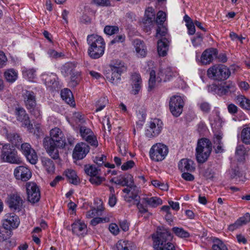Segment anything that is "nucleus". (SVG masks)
Masks as SVG:
<instances>
[{"label": "nucleus", "mask_w": 250, "mask_h": 250, "mask_svg": "<svg viewBox=\"0 0 250 250\" xmlns=\"http://www.w3.org/2000/svg\"><path fill=\"white\" fill-rule=\"evenodd\" d=\"M152 237L155 250H175L174 244L171 242V233L168 229H159Z\"/></svg>", "instance_id": "f257e3e1"}, {"label": "nucleus", "mask_w": 250, "mask_h": 250, "mask_svg": "<svg viewBox=\"0 0 250 250\" xmlns=\"http://www.w3.org/2000/svg\"><path fill=\"white\" fill-rule=\"evenodd\" d=\"M87 42L89 45L87 53L91 58L97 59L104 55L105 43L101 36L94 34L88 35Z\"/></svg>", "instance_id": "f03ea898"}, {"label": "nucleus", "mask_w": 250, "mask_h": 250, "mask_svg": "<svg viewBox=\"0 0 250 250\" xmlns=\"http://www.w3.org/2000/svg\"><path fill=\"white\" fill-rule=\"evenodd\" d=\"M62 75L66 77L70 76L69 84L71 86L75 87L81 80V73L78 70L77 63L68 62L63 64L61 68Z\"/></svg>", "instance_id": "7ed1b4c3"}, {"label": "nucleus", "mask_w": 250, "mask_h": 250, "mask_svg": "<svg viewBox=\"0 0 250 250\" xmlns=\"http://www.w3.org/2000/svg\"><path fill=\"white\" fill-rule=\"evenodd\" d=\"M212 150V144L208 139H200L196 148V157L199 163L205 162L209 156Z\"/></svg>", "instance_id": "20e7f679"}, {"label": "nucleus", "mask_w": 250, "mask_h": 250, "mask_svg": "<svg viewBox=\"0 0 250 250\" xmlns=\"http://www.w3.org/2000/svg\"><path fill=\"white\" fill-rule=\"evenodd\" d=\"M110 72L107 73V80L114 85H117L121 81V76L123 72L126 71L124 63L121 61H116L109 65Z\"/></svg>", "instance_id": "39448f33"}, {"label": "nucleus", "mask_w": 250, "mask_h": 250, "mask_svg": "<svg viewBox=\"0 0 250 250\" xmlns=\"http://www.w3.org/2000/svg\"><path fill=\"white\" fill-rule=\"evenodd\" d=\"M173 75L171 68L167 67L164 70H161L156 77L155 71L153 70L150 71L148 81V90H151L155 86L156 83H160L162 81L166 82L169 80Z\"/></svg>", "instance_id": "423d86ee"}, {"label": "nucleus", "mask_w": 250, "mask_h": 250, "mask_svg": "<svg viewBox=\"0 0 250 250\" xmlns=\"http://www.w3.org/2000/svg\"><path fill=\"white\" fill-rule=\"evenodd\" d=\"M207 75L211 79L223 81L229 77L230 72L225 65H214L208 70Z\"/></svg>", "instance_id": "0eeeda50"}, {"label": "nucleus", "mask_w": 250, "mask_h": 250, "mask_svg": "<svg viewBox=\"0 0 250 250\" xmlns=\"http://www.w3.org/2000/svg\"><path fill=\"white\" fill-rule=\"evenodd\" d=\"M1 159L3 161L11 164H20L21 163L17 151L10 144L4 145L1 149Z\"/></svg>", "instance_id": "6e6552de"}, {"label": "nucleus", "mask_w": 250, "mask_h": 250, "mask_svg": "<svg viewBox=\"0 0 250 250\" xmlns=\"http://www.w3.org/2000/svg\"><path fill=\"white\" fill-rule=\"evenodd\" d=\"M168 153V147L162 143H156L150 148L149 152L150 158L154 162L164 160Z\"/></svg>", "instance_id": "1a4fd4ad"}, {"label": "nucleus", "mask_w": 250, "mask_h": 250, "mask_svg": "<svg viewBox=\"0 0 250 250\" xmlns=\"http://www.w3.org/2000/svg\"><path fill=\"white\" fill-rule=\"evenodd\" d=\"M85 173L90 176L89 182L93 185L98 186L105 180L104 177L101 176V169L94 165H86L84 166Z\"/></svg>", "instance_id": "9d476101"}, {"label": "nucleus", "mask_w": 250, "mask_h": 250, "mask_svg": "<svg viewBox=\"0 0 250 250\" xmlns=\"http://www.w3.org/2000/svg\"><path fill=\"white\" fill-rule=\"evenodd\" d=\"M43 145L48 154L53 159H57L59 158L58 148L64 146L61 144H58L49 137L44 138Z\"/></svg>", "instance_id": "9b49d317"}, {"label": "nucleus", "mask_w": 250, "mask_h": 250, "mask_svg": "<svg viewBox=\"0 0 250 250\" xmlns=\"http://www.w3.org/2000/svg\"><path fill=\"white\" fill-rule=\"evenodd\" d=\"M184 104V100L180 96L174 95L170 98L169 103V109L174 116L178 117L181 114Z\"/></svg>", "instance_id": "f8f14e48"}, {"label": "nucleus", "mask_w": 250, "mask_h": 250, "mask_svg": "<svg viewBox=\"0 0 250 250\" xmlns=\"http://www.w3.org/2000/svg\"><path fill=\"white\" fill-rule=\"evenodd\" d=\"M80 133L83 140L94 147L98 146V142L97 137L90 128L85 126H81L80 127Z\"/></svg>", "instance_id": "ddd939ff"}, {"label": "nucleus", "mask_w": 250, "mask_h": 250, "mask_svg": "<svg viewBox=\"0 0 250 250\" xmlns=\"http://www.w3.org/2000/svg\"><path fill=\"white\" fill-rule=\"evenodd\" d=\"M26 189L27 199L32 203L38 202L40 199L41 195L39 188L36 183L29 182L26 184Z\"/></svg>", "instance_id": "4468645a"}, {"label": "nucleus", "mask_w": 250, "mask_h": 250, "mask_svg": "<svg viewBox=\"0 0 250 250\" xmlns=\"http://www.w3.org/2000/svg\"><path fill=\"white\" fill-rule=\"evenodd\" d=\"M15 115L17 120L22 123V126L26 127L30 132L33 131V125L31 124L28 115L23 108H16Z\"/></svg>", "instance_id": "2eb2a0df"}, {"label": "nucleus", "mask_w": 250, "mask_h": 250, "mask_svg": "<svg viewBox=\"0 0 250 250\" xmlns=\"http://www.w3.org/2000/svg\"><path fill=\"white\" fill-rule=\"evenodd\" d=\"M163 128V123L158 119H154L149 123V126L146 130V135L148 138L157 136Z\"/></svg>", "instance_id": "dca6fc26"}, {"label": "nucleus", "mask_w": 250, "mask_h": 250, "mask_svg": "<svg viewBox=\"0 0 250 250\" xmlns=\"http://www.w3.org/2000/svg\"><path fill=\"white\" fill-rule=\"evenodd\" d=\"M209 90L214 92L219 96H223L228 94L229 92H234L235 91V85L234 83L229 82L224 85H217L212 84L209 86Z\"/></svg>", "instance_id": "f3484780"}, {"label": "nucleus", "mask_w": 250, "mask_h": 250, "mask_svg": "<svg viewBox=\"0 0 250 250\" xmlns=\"http://www.w3.org/2000/svg\"><path fill=\"white\" fill-rule=\"evenodd\" d=\"M21 148L28 162L32 164H36L38 161V156L35 150L32 148L29 144L27 143L22 144Z\"/></svg>", "instance_id": "a211bd4d"}, {"label": "nucleus", "mask_w": 250, "mask_h": 250, "mask_svg": "<svg viewBox=\"0 0 250 250\" xmlns=\"http://www.w3.org/2000/svg\"><path fill=\"white\" fill-rule=\"evenodd\" d=\"M89 146L85 143H78L73 150L72 156L75 160H81L84 158L89 152Z\"/></svg>", "instance_id": "6ab92c4d"}, {"label": "nucleus", "mask_w": 250, "mask_h": 250, "mask_svg": "<svg viewBox=\"0 0 250 250\" xmlns=\"http://www.w3.org/2000/svg\"><path fill=\"white\" fill-rule=\"evenodd\" d=\"M20 224V220L17 215L13 213H7L5 215L3 221V226L4 229L9 230L17 228Z\"/></svg>", "instance_id": "aec40b11"}, {"label": "nucleus", "mask_w": 250, "mask_h": 250, "mask_svg": "<svg viewBox=\"0 0 250 250\" xmlns=\"http://www.w3.org/2000/svg\"><path fill=\"white\" fill-rule=\"evenodd\" d=\"M8 205L11 209L14 211H20L23 206V200L18 194H12L9 196Z\"/></svg>", "instance_id": "412c9836"}, {"label": "nucleus", "mask_w": 250, "mask_h": 250, "mask_svg": "<svg viewBox=\"0 0 250 250\" xmlns=\"http://www.w3.org/2000/svg\"><path fill=\"white\" fill-rule=\"evenodd\" d=\"M14 174L17 179L22 181H28L32 176L30 170L24 166L17 167L14 170Z\"/></svg>", "instance_id": "4be33fe9"}, {"label": "nucleus", "mask_w": 250, "mask_h": 250, "mask_svg": "<svg viewBox=\"0 0 250 250\" xmlns=\"http://www.w3.org/2000/svg\"><path fill=\"white\" fill-rule=\"evenodd\" d=\"M217 50L213 48H210L205 50L201 57V62L203 64H208L212 62L214 59L217 57Z\"/></svg>", "instance_id": "5701e85b"}, {"label": "nucleus", "mask_w": 250, "mask_h": 250, "mask_svg": "<svg viewBox=\"0 0 250 250\" xmlns=\"http://www.w3.org/2000/svg\"><path fill=\"white\" fill-rule=\"evenodd\" d=\"M72 233L78 236H83L87 232V226L80 220L75 221L72 225Z\"/></svg>", "instance_id": "b1692460"}, {"label": "nucleus", "mask_w": 250, "mask_h": 250, "mask_svg": "<svg viewBox=\"0 0 250 250\" xmlns=\"http://www.w3.org/2000/svg\"><path fill=\"white\" fill-rule=\"evenodd\" d=\"M23 101L26 108H31L36 105V94L32 91L25 90L22 94Z\"/></svg>", "instance_id": "393cba45"}, {"label": "nucleus", "mask_w": 250, "mask_h": 250, "mask_svg": "<svg viewBox=\"0 0 250 250\" xmlns=\"http://www.w3.org/2000/svg\"><path fill=\"white\" fill-rule=\"evenodd\" d=\"M50 137L53 141L57 142L58 144H61L62 145L65 146L66 143L64 138L61 129L58 127H55L50 130Z\"/></svg>", "instance_id": "a878e982"}, {"label": "nucleus", "mask_w": 250, "mask_h": 250, "mask_svg": "<svg viewBox=\"0 0 250 250\" xmlns=\"http://www.w3.org/2000/svg\"><path fill=\"white\" fill-rule=\"evenodd\" d=\"M178 167L182 172L185 171L192 172L195 169L194 162L189 159H182L178 164Z\"/></svg>", "instance_id": "bb28decb"}, {"label": "nucleus", "mask_w": 250, "mask_h": 250, "mask_svg": "<svg viewBox=\"0 0 250 250\" xmlns=\"http://www.w3.org/2000/svg\"><path fill=\"white\" fill-rule=\"evenodd\" d=\"M169 41L167 38H163L157 42V51L159 55L164 57L167 54Z\"/></svg>", "instance_id": "cd10ccee"}, {"label": "nucleus", "mask_w": 250, "mask_h": 250, "mask_svg": "<svg viewBox=\"0 0 250 250\" xmlns=\"http://www.w3.org/2000/svg\"><path fill=\"white\" fill-rule=\"evenodd\" d=\"M42 79L45 84L51 89H55L58 86V82L57 81V77L55 74L51 73L50 75L43 74Z\"/></svg>", "instance_id": "c85d7f7f"}, {"label": "nucleus", "mask_w": 250, "mask_h": 250, "mask_svg": "<svg viewBox=\"0 0 250 250\" xmlns=\"http://www.w3.org/2000/svg\"><path fill=\"white\" fill-rule=\"evenodd\" d=\"M103 210V207H99L97 208H93L87 212V215L91 217H94L91 221V224L93 226H96L103 221V219L100 217H95L97 216H101Z\"/></svg>", "instance_id": "c756f323"}, {"label": "nucleus", "mask_w": 250, "mask_h": 250, "mask_svg": "<svg viewBox=\"0 0 250 250\" xmlns=\"http://www.w3.org/2000/svg\"><path fill=\"white\" fill-rule=\"evenodd\" d=\"M142 80L140 75L135 73L131 76L132 92L134 94H137L141 88Z\"/></svg>", "instance_id": "7c9ffc66"}, {"label": "nucleus", "mask_w": 250, "mask_h": 250, "mask_svg": "<svg viewBox=\"0 0 250 250\" xmlns=\"http://www.w3.org/2000/svg\"><path fill=\"white\" fill-rule=\"evenodd\" d=\"M250 221V214L247 213L243 216L239 218L234 224L229 225V229L230 231H233L240 226L246 225Z\"/></svg>", "instance_id": "2f4dec72"}, {"label": "nucleus", "mask_w": 250, "mask_h": 250, "mask_svg": "<svg viewBox=\"0 0 250 250\" xmlns=\"http://www.w3.org/2000/svg\"><path fill=\"white\" fill-rule=\"evenodd\" d=\"M133 183V177L129 174L121 175L117 177L115 181V184L122 186H128V184L131 185Z\"/></svg>", "instance_id": "473e14b6"}, {"label": "nucleus", "mask_w": 250, "mask_h": 250, "mask_svg": "<svg viewBox=\"0 0 250 250\" xmlns=\"http://www.w3.org/2000/svg\"><path fill=\"white\" fill-rule=\"evenodd\" d=\"M155 14L154 9L152 7H148L146 11L145 17L143 20V22L145 25L148 26L152 25L154 21Z\"/></svg>", "instance_id": "72a5a7b5"}, {"label": "nucleus", "mask_w": 250, "mask_h": 250, "mask_svg": "<svg viewBox=\"0 0 250 250\" xmlns=\"http://www.w3.org/2000/svg\"><path fill=\"white\" fill-rule=\"evenodd\" d=\"M61 95L62 99L71 106L75 105L73 94L70 90L64 88L61 91Z\"/></svg>", "instance_id": "f704fd0d"}, {"label": "nucleus", "mask_w": 250, "mask_h": 250, "mask_svg": "<svg viewBox=\"0 0 250 250\" xmlns=\"http://www.w3.org/2000/svg\"><path fill=\"white\" fill-rule=\"evenodd\" d=\"M135 50L138 57H145L146 54V47L144 43L140 40L134 41Z\"/></svg>", "instance_id": "c9c22d12"}, {"label": "nucleus", "mask_w": 250, "mask_h": 250, "mask_svg": "<svg viewBox=\"0 0 250 250\" xmlns=\"http://www.w3.org/2000/svg\"><path fill=\"white\" fill-rule=\"evenodd\" d=\"M235 101L242 108L246 110H250V100L247 99L242 95L237 96L235 98Z\"/></svg>", "instance_id": "e433bc0d"}, {"label": "nucleus", "mask_w": 250, "mask_h": 250, "mask_svg": "<svg viewBox=\"0 0 250 250\" xmlns=\"http://www.w3.org/2000/svg\"><path fill=\"white\" fill-rule=\"evenodd\" d=\"M66 177L69 180V182L75 185L80 183V180L77 176L75 170L71 169H68L65 171Z\"/></svg>", "instance_id": "4c0bfd02"}, {"label": "nucleus", "mask_w": 250, "mask_h": 250, "mask_svg": "<svg viewBox=\"0 0 250 250\" xmlns=\"http://www.w3.org/2000/svg\"><path fill=\"white\" fill-rule=\"evenodd\" d=\"M18 72L13 68L6 70L4 72V77L9 83H14L18 78Z\"/></svg>", "instance_id": "58836bf2"}, {"label": "nucleus", "mask_w": 250, "mask_h": 250, "mask_svg": "<svg viewBox=\"0 0 250 250\" xmlns=\"http://www.w3.org/2000/svg\"><path fill=\"white\" fill-rule=\"evenodd\" d=\"M117 145H118L120 152L122 155H125L126 153V143L122 137L121 134H119L116 138Z\"/></svg>", "instance_id": "ea45409f"}, {"label": "nucleus", "mask_w": 250, "mask_h": 250, "mask_svg": "<svg viewBox=\"0 0 250 250\" xmlns=\"http://www.w3.org/2000/svg\"><path fill=\"white\" fill-rule=\"evenodd\" d=\"M248 150L243 145H238L235 150V155L239 161H243L245 159V156L247 154Z\"/></svg>", "instance_id": "a19ab883"}, {"label": "nucleus", "mask_w": 250, "mask_h": 250, "mask_svg": "<svg viewBox=\"0 0 250 250\" xmlns=\"http://www.w3.org/2000/svg\"><path fill=\"white\" fill-rule=\"evenodd\" d=\"M43 166L48 173H53L55 171V165L53 162L48 158H43L42 160Z\"/></svg>", "instance_id": "79ce46f5"}, {"label": "nucleus", "mask_w": 250, "mask_h": 250, "mask_svg": "<svg viewBox=\"0 0 250 250\" xmlns=\"http://www.w3.org/2000/svg\"><path fill=\"white\" fill-rule=\"evenodd\" d=\"M130 185V189H131L130 192L131 193L132 195L131 196H127L125 195V200L127 202H130L131 201V199L134 200V201H137L138 199L139 198V197L138 196V192H139V188L136 186H134L133 185Z\"/></svg>", "instance_id": "37998d69"}, {"label": "nucleus", "mask_w": 250, "mask_h": 250, "mask_svg": "<svg viewBox=\"0 0 250 250\" xmlns=\"http://www.w3.org/2000/svg\"><path fill=\"white\" fill-rule=\"evenodd\" d=\"M172 230L173 233L178 237L187 238L190 236L189 233L182 228L173 227Z\"/></svg>", "instance_id": "c03bdc74"}, {"label": "nucleus", "mask_w": 250, "mask_h": 250, "mask_svg": "<svg viewBox=\"0 0 250 250\" xmlns=\"http://www.w3.org/2000/svg\"><path fill=\"white\" fill-rule=\"evenodd\" d=\"M144 201L147 203V205L153 208H156L163 203L162 200L157 197L144 198Z\"/></svg>", "instance_id": "a18cd8bd"}, {"label": "nucleus", "mask_w": 250, "mask_h": 250, "mask_svg": "<svg viewBox=\"0 0 250 250\" xmlns=\"http://www.w3.org/2000/svg\"><path fill=\"white\" fill-rule=\"evenodd\" d=\"M134 202V204L136 205L140 213L143 214L148 212V209L146 206L147 203L144 201V198L142 199L141 201H139V199H138L137 201Z\"/></svg>", "instance_id": "49530a36"}, {"label": "nucleus", "mask_w": 250, "mask_h": 250, "mask_svg": "<svg viewBox=\"0 0 250 250\" xmlns=\"http://www.w3.org/2000/svg\"><path fill=\"white\" fill-rule=\"evenodd\" d=\"M213 243L212 250H228L226 246L218 238H214Z\"/></svg>", "instance_id": "de8ad7c7"}, {"label": "nucleus", "mask_w": 250, "mask_h": 250, "mask_svg": "<svg viewBox=\"0 0 250 250\" xmlns=\"http://www.w3.org/2000/svg\"><path fill=\"white\" fill-rule=\"evenodd\" d=\"M241 139L244 143L250 144V127H246L242 130Z\"/></svg>", "instance_id": "09e8293b"}, {"label": "nucleus", "mask_w": 250, "mask_h": 250, "mask_svg": "<svg viewBox=\"0 0 250 250\" xmlns=\"http://www.w3.org/2000/svg\"><path fill=\"white\" fill-rule=\"evenodd\" d=\"M107 103V99L106 98H100L96 104V109L95 112H97L102 110L105 107Z\"/></svg>", "instance_id": "8fccbe9b"}, {"label": "nucleus", "mask_w": 250, "mask_h": 250, "mask_svg": "<svg viewBox=\"0 0 250 250\" xmlns=\"http://www.w3.org/2000/svg\"><path fill=\"white\" fill-rule=\"evenodd\" d=\"M119 31V27L117 26L106 25L104 28V33L109 35H112L118 33Z\"/></svg>", "instance_id": "3c124183"}, {"label": "nucleus", "mask_w": 250, "mask_h": 250, "mask_svg": "<svg viewBox=\"0 0 250 250\" xmlns=\"http://www.w3.org/2000/svg\"><path fill=\"white\" fill-rule=\"evenodd\" d=\"M166 20V14L162 11H159L157 14L156 22L158 24L163 25Z\"/></svg>", "instance_id": "603ef678"}, {"label": "nucleus", "mask_w": 250, "mask_h": 250, "mask_svg": "<svg viewBox=\"0 0 250 250\" xmlns=\"http://www.w3.org/2000/svg\"><path fill=\"white\" fill-rule=\"evenodd\" d=\"M10 140L14 146H17L22 142L21 138L18 134H13L10 135Z\"/></svg>", "instance_id": "864d4df0"}, {"label": "nucleus", "mask_w": 250, "mask_h": 250, "mask_svg": "<svg viewBox=\"0 0 250 250\" xmlns=\"http://www.w3.org/2000/svg\"><path fill=\"white\" fill-rule=\"evenodd\" d=\"M47 54L50 57L55 59L62 58L64 56V54L62 52H59L53 49H49Z\"/></svg>", "instance_id": "5fc2aeb1"}, {"label": "nucleus", "mask_w": 250, "mask_h": 250, "mask_svg": "<svg viewBox=\"0 0 250 250\" xmlns=\"http://www.w3.org/2000/svg\"><path fill=\"white\" fill-rule=\"evenodd\" d=\"M23 74L26 76L30 81L36 77V70L34 69H29L23 70Z\"/></svg>", "instance_id": "6e6d98bb"}, {"label": "nucleus", "mask_w": 250, "mask_h": 250, "mask_svg": "<svg viewBox=\"0 0 250 250\" xmlns=\"http://www.w3.org/2000/svg\"><path fill=\"white\" fill-rule=\"evenodd\" d=\"M29 111L32 115L35 116L36 118H40L41 116V112L39 107L35 105L34 107L31 108H27Z\"/></svg>", "instance_id": "4d7b16f0"}, {"label": "nucleus", "mask_w": 250, "mask_h": 250, "mask_svg": "<svg viewBox=\"0 0 250 250\" xmlns=\"http://www.w3.org/2000/svg\"><path fill=\"white\" fill-rule=\"evenodd\" d=\"M106 160V157L104 155H101L95 157L94 162L98 165V167L100 168V167L103 166Z\"/></svg>", "instance_id": "13d9d810"}, {"label": "nucleus", "mask_w": 250, "mask_h": 250, "mask_svg": "<svg viewBox=\"0 0 250 250\" xmlns=\"http://www.w3.org/2000/svg\"><path fill=\"white\" fill-rule=\"evenodd\" d=\"M16 246V241L13 239H6L4 241L2 249H9Z\"/></svg>", "instance_id": "bf43d9fd"}, {"label": "nucleus", "mask_w": 250, "mask_h": 250, "mask_svg": "<svg viewBox=\"0 0 250 250\" xmlns=\"http://www.w3.org/2000/svg\"><path fill=\"white\" fill-rule=\"evenodd\" d=\"M130 242L125 241H119L116 245V248L118 250H125L127 248L128 243Z\"/></svg>", "instance_id": "052dcab7"}, {"label": "nucleus", "mask_w": 250, "mask_h": 250, "mask_svg": "<svg viewBox=\"0 0 250 250\" xmlns=\"http://www.w3.org/2000/svg\"><path fill=\"white\" fill-rule=\"evenodd\" d=\"M167 29L164 27H158L157 29V37L160 36L163 38H167Z\"/></svg>", "instance_id": "680f3d73"}, {"label": "nucleus", "mask_w": 250, "mask_h": 250, "mask_svg": "<svg viewBox=\"0 0 250 250\" xmlns=\"http://www.w3.org/2000/svg\"><path fill=\"white\" fill-rule=\"evenodd\" d=\"M7 62V58L5 53L2 51H0V68L4 67L6 64Z\"/></svg>", "instance_id": "e2e57ef3"}, {"label": "nucleus", "mask_w": 250, "mask_h": 250, "mask_svg": "<svg viewBox=\"0 0 250 250\" xmlns=\"http://www.w3.org/2000/svg\"><path fill=\"white\" fill-rule=\"evenodd\" d=\"M125 36L124 34L117 35L113 40L110 42V44L115 43L123 42L125 41Z\"/></svg>", "instance_id": "0e129e2a"}, {"label": "nucleus", "mask_w": 250, "mask_h": 250, "mask_svg": "<svg viewBox=\"0 0 250 250\" xmlns=\"http://www.w3.org/2000/svg\"><path fill=\"white\" fill-rule=\"evenodd\" d=\"M135 165V163L133 161L129 160L125 163L122 166L121 169L123 170H126L130 168H132Z\"/></svg>", "instance_id": "69168bd1"}, {"label": "nucleus", "mask_w": 250, "mask_h": 250, "mask_svg": "<svg viewBox=\"0 0 250 250\" xmlns=\"http://www.w3.org/2000/svg\"><path fill=\"white\" fill-rule=\"evenodd\" d=\"M222 134L221 133L219 132L218 133H216L214 135V137L213 138L214 145L222 144L223 143H222Z\"/></svg>", "instance_id": "338daca9"}, {"label": "nucleus", "mask_w": 250, "mask_h": 250, "mask_svg": "<svg viewBox=\"0 0 250 250\" xmlns=\"http://www.w3.org/2000/svg\"><path fill=\"white\" fill-rule=\"evenodd\" d=\"M238 108L233 104H230L228 105V110L231 114H236L238 112Z\"/></svg>", "instance_id": "774afa93"}]
</instances>
